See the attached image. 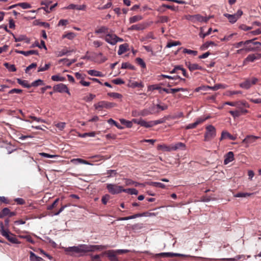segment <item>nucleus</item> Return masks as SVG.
<instances>
[{"label": "nucleus", "instance_id": "1", "mask_svg": "<svg viewBox=\"0 0 261 261\" xmlns=\"http://www.w3.org/2000/svg\"><path fill=\"white\" fill-rule=\"evenodd\" d=\"M133 121L135 123L139 124L141 126H144L146 128L151 127L157 124L163 123L165 122L164 119H161L160 120L154 121H150L149 122H147L142 119H133Z\"/></svg>", "mask_w": 261, "mask_h": 261}, {"label": "nucleus", "instance_id": "2", "mask_svg": "<svg viewBox=\"0 0 261 261\" xmlns=\"http://www.w3.org/2000/svg\"><path fill=\"white\" fill-rule=\"evenodd\" d=\"M0 231L1 234L12 243H20V242L17 240L15 235L11 233L9 230L5 229L4 224L2 222H0Z\"/></svg>", "mask_w": 261, "mask_h": 261}, {"label": "nucleus", "instance_id": "3", "mask_svg": "<svg viewBox=\"0 0 261 261\" xmlns=\"http://www.w3.org/2000/svg\"><path fill=\"white\" fill-rule=\"evenodd\" d=\"M85 244H82L77 246H72L66 248L65 251L70 255H73L75 254L85 253Z\"/></svg>", "mask_w": 261, "mask_h": 261}, {"label": "nucleus", "instance_id": "4", "mask_svg": "<svg viewBox=\"0 0 261 261\" xmlns=\"http://www.w3.org/2000/svg\"><path fill=\"white\" fill-rule=\"evenodd\" d=\"M19 160L23 165H27L34 161L33 158L31 157L29 153L24 150H22L19 153Z\"/></svg>", "mask_w": 261, "mask_h": 261}, {"label": "nucleus", "instance_id": "5", "mask_svg": "<svg viewBox=\"0 0 261 261\" xmlns=\"http://www.w3.org/2000/svg\"><path fill=\"white\" fill-rule=\"evenodd\" d=\"M116 106L117 104L115 103L105 100L100 101L94 105L95 109L98 111H101L104 108L110 109Z\"/></svg>", "mask_w": 261, "mask_h": 261}, {"label": "nucleus", "instance_id": "6", "mask_svg": "<svg viewBox=\"0 0 261 261\" xmlns=\"http://www.w3.org/2000/svg\"><path fill=\"white\" fill-rule=\"evenodd\" d=\"M216 135V129L212 125H209L206 127L204 134V141H208L214 138Z\"/></svg>", "mask_w": 261, "mask_h": 261}, {"label": "nucleus", "instance_id": "7", "mask_svg": "<svg viewBox=\"0 0 261 261\" xmlns=\"http://www.w3.org/2000/svg\"><path fill=\"white\" fill-rule=\"evenodd\" d=\"M258 81L256 77H252L246 79L243 82L240 84V86L245 89H249L252 85H255Z\"/></svg>", "mask_w": 261, "mask_h": 261}, {"label": "nucleus", "instance_id": "8", "mask_svg": "<svg viewBox=\"0 0 261 261\" xmlns=\"http://www.w3.org/2000/svg\"><path fill=\"white\" fill-rule=\"evenodd\" d=\"M107 189L109 193L114 195L121 193L123 190V187L116 184H108Z\"/></svg>", "mask_w": 261, "mask_h": 261}, {"label": "nucleus", "instance_id": "9", "mask_svg": "<svg viewBox=\"0 0 261 261\" xmlns=\"http://www.w3.org/2000/svg\"><path fill=\"white\" fill-rule=\"evenodd\" d=\"M106 42L111 45H115L118 42L123 41V39L117 37L116 35L113 34H107L105 37Z\"/></svg>", "mask_w": 261, "mask_h": 261}, {"label": "nucleus", "instance_id": "10", "mask_svg": "<svg viewBox=\"0 0 261 261\" xmlns=\"http://www.w3.org/2000/svg\"><path fill=\"white\" fill-rule=\"evenodd\" d=\"M53 89L55 92H58L60 93L65 92L69 95H70V93L68 90V87L66 85L62 83L56 85L53 87Z\"/></svg>", "mask_w": 261, "mask_h": 261}, {"label": "nucleus", "instance_id": "11", "mask_svg": "<svg viewBox=\"0 0 261 261\" xmlns=\"http://www.w3.org/2000/svg\"><path fill=\"white\" fill-rule=\"evenodd\" d=\"M243 107L246 108H249V105L247 102L245 101H241L239 103V107H237V108L238 111L240 113V116L242 115L246 114L249 112L247 109H244Z\"/></svg>", "mask_w": 261, "mask_h": 261}, {"label": "nucleus", "instance_id": "12", "mask_svg": "<svg viewBox=\"0 0 261 261\" xmlns=\"http://www.w3.org/2000/svg\"><path fill=\"white\" fill-rule=\"evenodd\" d=\"M259 59H260V54H250L244 60L243 65H246L248 62H253Z\"/></svg>", "mask_w": 261, "mask_h": 261}, {"label": "nucleus", "instance_id": "13", "mask_svg": "<svg viewBox=\"0 0 261 261\" xmlns=\"http://www.w3.org/2000/svg\"><path fill=\"white\" fill-rule=\"evenodd\" d=\"M158 256L160 257H173L174 256H181V257H185V256H190L192 257H196L195 256H192L190 255H186L182 254L179 253H174L171 252H163V253H160L158 254H157Z\"/></svg>", "mask_w": 261, "mask_h": 261}, {"label": "nucleus", "instance_id": "14", "mask_svg": "<svg viewBox=\"0 0 261 261\" xmlns=\"http://www.w3.org/2000/svg\"><path fill=\"white\" fill-rule=\"evenodd\" d=\"M209 117H206V118H199L197 119V120L193 123H191L188 124L185 127V128L186 129H192L194 128L197 127V126L202 122H203L204 121H205L206 119H207Z\"/></svg>", "mask_w": 261, "mask_h": 261}, {"label": "nucleus", "instance_id": "15", "mask_svg": "<svg viewBox=\"0 0 261 261\" xmlns=\"http://www.w3.org/2000/svg\"><path fill=\"white\" fill-rule=\"evenodd\" d=\"M212 17H213L212 16H210L208 17H203L200 14L194 15V23L196 22H207L209 20V19Z\"/></svg>", "mask_w": 261, "mask_h": 261}, {"label": "nucleus", "instance_id": "16", "mask_svg": "<svg viewBox=\"0 0 261 261\" xmlns=\"http://www.w3.org/2000/svg\"><path fill=\"white\" fill-rule=\"evenodd\" d=\"M115 251L112 250L104 252V253L107 255L110 261H119L116 256Z\"/></svg>", "mask_w": 261, "mask_h": 261}, {"label": "nucleus", "instance_id": "17", "mask_svg": "<svg viewBox=\"0 0 261 261\" xmlns=\"http://www.w3.org/2000/svg\"><path fill=\"white\" fill-rule=\"evenodd\" d=\"M85 253L94 251L95 250L102 249L103 247L99 245H87L85 244Z\"/></svg>", "mask_w": 261, "mask_h": 261}, {"label": "nucleus", "instance_id": "18", "mask_svg": "<svg viewBox=\"0 0 261 261\" xmlns=\"http://www.w3.org/2000/svg\"><path fill=\"white\" fill-rule=\"evenodd\" d=\"M224 158V163L225 165H227L234 160V154L232 151H229L226 154H225Z\"/></svg>", "mask_w": 261, "mask_h": 261}, {"label": "nucleus", "instance_id": "19", "mask_svg": "<svg viewBox=\"0 0 261 261\" xmlns=\"http://www.w3.org/2000/svg\"><path fill=\"white\" fill-rule=\"evenodd\" d=\"M228 138L230 140H236L237 137L233 135H231L230 133L226 131H223L221 133V136L220 138V140H222L223 139H225Z\"/></svg>", "mask_w": 261, "mask_h": 261}, {"label": "nucleus", "instance_id": "20", "mask_svg": "<svg viewBox=\"0 0 261 261\" xmlns=\"http://www.w3.org/2000/svg\"><path fill=\"white\" fill-rule=\"evenodd\" d=\"M186 65L189 69V70L191 71H193L195 70H200L202 69L201 66H199L198 64L196 63H191L190 62H188L186 63Z\"/></svg>", "mask_w": 261, "mask_h": 261}, {"label": "nucleus", "instance_id": "21", "mask_svg": "<svg viewBox=\"0 0 261 261\" xmlns=\"http://www.w3.org/2000/svg\"><path fill=\"white\" fill-rule=\"evenodd\" d=\"M15 51L18 54L23 55L25 56H28L31 55H38V53L37 50H31L27 51H23V50H19L16 49Z\"/></svg>", "mask_w": 261, "mask_h": 261}, {"label": "nucleus", "instance_id": "22", "mask_svg": "<svg viewBox=\"0 0 261 261\" xmlns=\"http://www.w3.org/2000/svg\"><path fill=\"white\" fill-rule=\"evenodd\" d=\"M171 148L172 149V150H177L178 149H182V150H185L186 149V145L182 142H178L175 144H172L171 145Z\"/></svg>", "mask_w": 261, "mask_h": 261}, {"label": "nucleus", "instance_id": "23", "mask_svg": "<svg viewBox=\"0 0 261 261\" xmlns=\"http://www.w3.org/2000/svg\"><path fill=\"white\" fill-rule=\"evenodd\" d=\"M128 46L129 45L127 43H124L120 45L119 50L118 51V54L119 55H121L124 54L129 49Z\"/></svg>", "mask_w": 261, "mask_h": 261}, {"label": "nucleus", "instance_id": "24", "mask_svg": "<svg viewBox=\"0 0 261 261\" xmlns=\"http://www.w3.org/2000/svg\"><path fill=\"white\" fill-rule=\"evenodd\" d=\"M162 90L163 91L165 92L166 93H175L179 92V91H186L185 89L182 88H173V89L163 88Z\"/></svg>", "mask_w": 261, "mask_h": 261}, {"label": "nucleus", "instance_id": "25", "mask_svg": "<svg viewBox=\"0 0 261 261\" xmlns=\"http://www.w3.org/2000/svg\"><path fill=\"white\" fill-rule=\"evenodd\" d=\"M68 9H76L79 10H85L86 6L83 5H76L74 4H70L67 8Z\"/></svg>", "mask_w": 261, "mask_h": 261}, {"label": "nucleus", "instance_id": "26", "mask_svg": "<svg viewBox=\"0 0 261 261\" xmlns=\"http://www.w3.org/2000/svg\"><path fill=\"white\" fill-rule=\"evenodd\" d=\"M224 16L226 17L229 20V22L231 23H235L238 19L235 14H229L228 13L224 14Z\"/></svg>", "mask_w": 261, "mask_h": 261}, {"label": "nucleus", "instance_id": "27", "mask_svg": "<svg viewBox=\"0 0 261 261\" xmlns=\"http://www.w3.org/2000/svg\"><path fill=\"white\" fill-rule=\"evenodd\" d=\"M145 216V213H142V214H135V215H133L132 216H130L128 217L120 218H119V220H128L129 219H135L137 217Z\"/></svg>", "mask_w": 261, "mask_h": 261}, {"label": "nucleus", "instance_id": "28", "mask_svg": "<svg viewBox=\"0 0 261 261\" xmlns=\"http://www.w3.org/2000/svg\"><path fill=\"white\" fill-rule=\"evenodd\" d=\"M145 29V25L143 24H137L132 25L129 29V30H136L140 31L143 30Z\"/></svg>", "mask_w": 261, "mask_h": 261}, {"label": "nucleus", "instance_id": "29", "mask_svg": "<svg viewBox=\"0 0 261 261\" xmlns=\"http://www.w3.org/2000/svg\"><path fill=\"white\" fill-rule=\"evenodd\" d=\"M30 259L31 261H44L42 258L37 256L32 252H30Z\"/></svg>", "mask_w": 261, "mask_h": 261}, {"label": "nucleus", "instance_id": "30", "mask_svg": "<svg viewBox=\"0 0 261 261\" xmlns=\"http://www.w3.org/2000/svg\"><path fill=\"white\" fill-rule=\"evenodd\" d=\"M87 72L89 75L91 76H95L98 77H102L103 76L101 72L95 70H89L87 71Z\"/></svg>", "mask_w": 261, "mask_h": 261}, {"label": "nucleus", "instance_id": "31", "mask_svg": "<svg viewBox=\"0 0 261 261\" xmlns=\"http://www.w3.org/2000/svg\"><path fill=\"white\" fill-rule=\"evenodd\" d=\"M17 83L21 85L22 86H23L24 88H29L31 87V84H29L28 82L25 80H22L20 79H17Z\"/></svg>", "mask_w": 261, "mask_h": 261}, {"label": "nucleus", "instance_id": "32", "mask_svg": "<svg viewBox=\"0 0 261 261\" xmlns=\"http://www.w3.org/2000/svg\"><path fill=\"white\" fill-rule=\"evenodd\" d=\"M143 19V17L141 15H135L133 17H131L129 19V22L130 23H133L136 22H138Z\"/></svg>", "mask_w": 261, "mask_h": 261}, {"label": "nucleus", "instance_id": "33", "mask_svg": "<svg viewBox=\"0 0 261 261\" xmlns=\"http://www.w3.org/2000/svg\"><path fill=\"white\" fill-rule=\"evenodd\" d=\"M122 192L130 194L131 195H137L138 193V191L136 189L133 188H128V189H123Z\"/></svg>", "mask_w": 261, "mask_h": 261}, {"label": "nucleus", "instance_id": "34", "mask_svg": "<svg viewBox=\"0 0 261 261\" xmlns=\"http://www.w3.org/2000/svg\"><path fill=\"white\" fill-rule=\"evenodd\" d=\"M258 137L254 136H247L243 141L244 143H250L255 141Z\"/></svg>", "mask_w": 261, "mask_h": 261}, {"label": "nucleus", "instance_id": "35", "mask_svg": "<svg viewBox=\"0 0 261 261\" xmlns=\"http://www.w3.org/2000/svg\"><path fill=\"white\" fill-rule=\"evenodd\" d=\"M129 86L132 88H142L144 85L142 82H131L129 84Z\"/></svg>", "mask_w": 261, "mask_h": 261}, {"label": "nucleus", "instance_id": "36", "mask_svg": "<svg viewBox=\"0 0 261 261\" xmlns=\"http://www.w3.org/2000/svg\"><path fill=\"white\" fill-rule=\"evenodd\" d=\"M120 121L122 124L125 125L128 128L132 127L133 126L132 122H134L133 120L130 121L124 119H120Z\"/></svg>", "mask_w": 261, "mask_h": 261}, {"label": "nucleus", "instance_id": "37", "mask_svg": "<svg viewBox=\"0 0 261 261\" xmlns=\"http://www.w3.org/2000/svg\"><path fill=\"white\" fill-rule=\"evenodd\" d=\"M10 213V210L7 207L4 208L0 212V218H3L6 216H8Z\"/></svg>", "mask_w": 261, "mask_h": 261}, {"label": "nucleus", "instance_id": "38", "mask_svg": "<svg viewBox=\"0 0 261 261\" xmlns=\"http://www.w3.org/2000/svg\"><path fill=\"white\" fill-rule=\"evenodd\" d=\"M4 66L10 71L14 72L16 71V68L13 64H10L9 63H4Z\"/></svg>", "mask_w": 261, "mask_h": 261}, {"label": "nucleus", "instance_id": "39", "mask_svg": "<svg viewBox=\"0 0 261 261\" xmlns=\"http://www.w3.org/2000/svg\"><path fill=\"white\" fill-rule=\"evenodd\" d=\"M51 79L53 81H61V82H63V81H65L66 80L65 77H63V76H61L59 75H54L51 76Z\"/></svg>", "mask_w": 261, "mask_h": 261}, {"label": "nucleus", "instance_id": "40", "mask_svg": "<svg viewBox=\"0 0 261 261\" xmlns=\"http://www.w3.org/2000/svg\"><path fill=\"white\" fill-rule=\"evenodd\" d=\"M121 68L122 69H130L132 70H134L135 67L128 62H124V63H122Z\"/></svg>", "mask_w": 261, "mask_h": 261}, {"label": "nucleus", "instance_id": "41", "mask_svg": "<svg viewBox=\"0 0 261 261\" xmlns=\"http://www.w3.org/2000/svg\"><path fill=\"white\" fill-rule=\"evenodd\" d=\"M158 148L159 149H161L163 151H172V149L171 148V145L170 146H167L165 145H161L158 146Z\"/></svg>", "mask_w": 261, "mask_h": 261}, {"label": "nucleus", "instance_id": "42", "mask_svg": "<svg viewBox=\"0 0 261 261\" xmlns=\"http://www.w3.org/2000/svg\"><path fill=\"white\" fill-rule=\"evenodd\" d=\"M162 76L164 78H167L168 79H172V80H177L178 79L179 81H185V79L181 78L179 76L176 75L175 76H171L167 75L162 74Z\"/></svg>", "mask_w": 261, "mask_h": 261}, {"label": "nucleus", "instance_id": "43", "mask_svg": "<svg viewBox=\"0 0 261 261\" xmlns=\"http://www.w3.org/2000/svg\"><path fill=\"white\" fill-rule=\"evenodd\" d=\"M108 32V28L106 27H101L95 31V33L96 34L107 33Z\"/></svg>", "mask_w": 261, "mask_h": 261}, {"label": "nucleus", "instance_id": "44", "mask_svg": "<svg viewBox=\"0 0 261 261\" xmlns=\"http://www.w3.org/2000/svg\"><path fill=\"white\" fill-rule=\"evenodd\" d=\"M256 39V38L252 39L253 41H251V43L255 47H258L259 50H255V51H261V42L258 41H255V40Z\"/></svg>", "mask_w": 261, "mask_h": 261}, {"label": "nucleus", "instance_id": "45", "mask_svg": "<svg viewBox=\"0 0 261 261\" xmlns=\"http://www.w3.org/2000/svg\"><path fill=\"white\" fill-rule=\"evenodd\" d=\"M58 4L56 3L54 5L51 6L50 8H48V7H44L41 8V9H43L47 13H50L57 6Z\"/></svg>", "mask_w": 261, "mask_h": 261}, {"label": "nucleus", "instance_id": "46", "mask_svg": "<svg viewBox=\"0 0 261 261\" xmlns=\"http://www.w3.org/2000/svg\"><path fill=\"white\" fill-rule=\"evenodd\" d=\"M251 41H253V40H248L245 42H244V41L239 42L236 44V47L237 48H239V47H240L241 46H242L243 45H249L250 43H251Z\"/></svg>", "mask_w": 261, "mask_h": 261}, {"label": "nucleus", "instance_id": "47", "mask_svg": "<svg viewBox=\"0 0 261 261\" xmlns=\"http://www.w3.org/2000/svg\"><path fill=\"white\" fill-rule=\"evenodd\" d=\"M108 95L111 97H113L114 98H117V99L121 98L122 97L121 94H120L118 93H116V92L108 93Z\"/></svg>", "mask_w": 261, "mask_h": 261}, {"label": "nucleus", "instance_id": "48", "mask_svg": "<svg viewBox=\"0 0 261 261\" xmlns=\"http://www.w3.org/2000/svg\"><path fill=\"white\" fill-rule=\"evenodd\" d=\"M108 122L110 124H113L116 126L119 129H122L123 127L119 125L116 121L111 118L108 120Z\"/></svg>", "mask_w": 261, "mask_h": 261}, {"label": "nucleus", "instance_id": "49", "mask_svg": "<svg viewBox=\"0 0 261 261\" xmlns=\"http://www.w3.org/2000/svg\"><path fill=\"white\" fill-rule=\"evenodd\" d=\"M44 85L43 81L41 80H37L31 84V87H37L39 85Z\"/></svg>", "mask_w": 261, "mask_h": 261}, {"label": "nucleus", "instance_id": "50", "mask_svg": "<svg viewBox=\"0 0 261 261\" xmlns=\"http://www.w3.org/2000/svg\"><path fill=\"white\" fill-rule=\"evenodd\" d=\"M108 174L107 177L110 178L116 176L117 174L116 170H109L107 172Z\"/></svg>", "mask_w": 261, "mask_h": 261}, {"label": "nucleus", "instance_id": "51", "mask_svg": "<svg viewBox=\"0 0 261 261\" xmlns=\"http://www.w3.org/2000/svg\"><path fill=\"white\" fill-rule=\"evenodd\" d=\"M151 185L155 187L161 188L162 189H165L166 188L164 184L159 182H152Z\"/></svg>", "mask_w": 261, "mask_h": 261}, {"label": "nucleus", "instance_id": "52", "mask_svg": "<svg viewBox=\"0 0 261 261\" xmlns=\"http://www.w3.org/2000/svg\"><path fill=\"white\" fill-rule=\"evenodd\" d=\"M180 45H181V43L179 41H172V42H168L166 45V47L170 48V47H171L174 46Z\"/></svg>", "mask_w": 261, "mask_h": 261}, {"label": "nucleus", "instance_id": "53", "mask_svg": "<svg viewBox=\"0 0 261 261\" xmlns=\"http://www.w3.org/2000/svg\"><path fill=\"white\" fill-rule=\"evenodd\" d=\"M252 195V193H238L234 195L236 197H246L247 196H250Z\"/></svg>", "mask_w": 261, "mask_h": 261}, {"label": "nucleus", "instance_id": "54", "mask_svg": "<svg viewBox=\"0 0 261 261\" xmlns=\"http://www.w3.org/2000/svg\"><path fill=\"white\" fill-rule=\"evenodd\" d=\"M184 53H186L188 54H192L193 56H196L197 55L198 52L196 50H193L185 48L183 50Z\"/></svg>", "mask_w": 261, "mask_h": 261}, {"label": "nucleus", "instance_id": "55", "mask_svg": "<svg viewBox=\"0 0 261 261\" xmlns=\"http://www.w3.org/2000/svg\"><path fill=\"white\" fill-rule=\"evenodd\" d=\"M245 49L247 51H255V50H259L258 47H255L254 46H252L251 45H247Z\"/></svg>", "mask_w": 261, "mask_h": 261}, {"label": "nucleus", "instance_id": "56", "mask_svg": "<svg viewBox=\"0 0 261 261\" xmlns=\"http://www.w3.org/2000/svg\"><path fill=\"white\" fill-rule=\"evenodd\" d=\"M211 45H216V44L213 41L206 42L201 47L203 49H207Z\"/></svg>", "mask_w": 261, "mask_h": 261}, {"label": "nucleus", "instance_id": "57", "mask_svg": "<svg viewBox=\"0 0 261 261\" xmlns=\"http://www.w3.org/2000/svg\"><path fill=\"white\" fill-rule=\"evenodd\" d=\"M110 199V196L109 194H106L102 196L101 202L103 204L106 205Z\"/></svg>", "mask_w": 261, "mask_h": 261}, {"label": "nucleus", "instance_id": "58", "mask_svg": "<svg viewBox=\"0 0 261 261\" xmlns=\"http://www.w3.org/2000/svg\"><path fill=\"white\" fill-rule=\"evenodd\" d=\"M59 201V198L56 199L51 205H48L47 206V210H53L54 207H55L57 205Z\"/></svg>", "mask_w": 261, "mask_h": 261}, {"label": "nucleus", "instance_id": "59", "mask_svg": "<svg viewBox=\"0 0 261 261\" xmlns=\"http://www.w3.org/2000/svg\"><path fill=\"white\" fill-rule=\"evenodd\" d=\"M136 62L140 65L142 67L145 68L146 67L145 63L140 58H137L136 59Z\"/></svg>", "mask_w": 261, "mask_h": 261}, {"label": "nucleus", "instance_id": "60", "mask_svg": "<svg viewBox=\"0 0 261 261\" xmlns=\"http://www.w3.org/2000/svg\"><path fill=\"white\" fill-rule=\"evenodd\" d=\"M18 6L21 7L23 9H29L31 8V6L28 3H21L18 4Z\"/></svg>", "mask_w": 261, "mask_h": 261}, {"label": "nucleus", "instance_id": "61", "mask_svg": "<svg viewBox=\"0 0 261 261\" xmlns=\"http://www.w3.org/2000/svg\"><path fill=\"white\" fill-rule=\"evenodd\" d=\"M229 113L231 115V116L234 118H237L240 116L239 112L237 110L235 111H230Z\"/></svg>", "mask_w": 261, "mask_h": 261}, {"label": "nucleus", "instance_id": "62", "mask_svg": "<svg viewBox=\"0 0 261 261\" xmlns=\"http://www.w3.org/2000/svg\"><path fill=\"white\" fill-rule=\"evenodd\" d=\"M75 36V34L72 32L68 33L63 36L64 38H66L69 39H72Z\"/></svg>", "mask_w": 261, "mask_h": 261}, {"label": "nucleus", "instance_id": "63", "mask_svg": "<svg viewBox=\"0 0 261 261\" xmlns=\"http://www.w3.org/2000/svg\"><path fill=\"white\" fill-rule=\"evenodd\" d=\"M66 123L65 122H61L56 124V126L60 130H62L65 127Z\"/></svg>", "mask_w": 261, "mask_h": 261}, {"label": "nucleus", "instance_id": "64", "mask_svg": "<svg viewBox=\"0 0 261 261\" xmlns=\"http://www.w3.org/2000/svg\"><path fill=\"white\" fill-rule=\"evenodd\" d=\"M104 254H105L103 253H102L100 255H95L92 256V261H101L99 258L100 256H103Z\"/></svg>", "mask_w": 261, "mask_h": 261}]
</instances>
